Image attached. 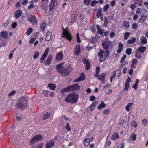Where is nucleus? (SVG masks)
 <instances>
[{
	"label": "nucleus",
	"mask_w": 148,
	"mask_h": 148,
	"mask_svg": "<svg viewBox=\"0 0 148 148\" xmlns=\"http://www.w3.org/2000/svg\"><path fill=\"white\" fill-rule=\"evenodd\" d=\"M79 79L81 80V81L84 80L85 79V76L84 74L81 73L80 75V76L79 78Z\"/></svg>",
	"instance_id": "obj_38"
},
{
	"label": "nucleus",
	"mask_w": 148,
	"mask_h": 148,
	"mask_svg": "<svg viewBox=\"0 0 148 148\" xmlns=\"http://www.w3.org/2000/svg\"><path fill=\"white\" fill-rule=\"evenodd\" d=\"M16 93V91L15 90H13L8 95L9 96H11L12 95H13L14 94Z\"/></svg>",
	"instance_id": "obj_64"
},
{
	"label": "nucleus",
	"mask_w": 148,
	"mask_h": 148,
	"mask_svg": "<svg viewBox=\"0 0 148 148\" xmlns=\"http://www.w3.org/2000/svg\"><path fill=\"white\" fill-rule=\"evenodd\" d=\"M66 129L69 131L71 130V129L70 127L69 126V124L68 123H67L66 125Z\"/></svg>",
	"instance_id": "obj_63"
},
{
	"label": "nucleus",
	"mask_w": 148,
	"mask_h": 148,
	"mask_svg": "<svg viewBox=\"0 0 148 148\" xmlns=\"http://www.w3.org/2000/svg\"><path fill=\"white\" fill-rule=\"evenodd\" d=\"M49 48H47L44 54L42 55L41 58L40 62V63H42L44 62V60L47 57L48 52L49 51Z\"/></svg>",
	"instance_id": "obj_8"
},
{
	"label": "nucleus",
	"mask_w": 148,
	"mask_h": 148,
	"mask_svg": "<svg viewBox=\"0 0 148 148\" xmlns=\"http://www.w3.org/2000/svg\"><path fill=\"white\" fill-rule=\"evenodd\" d=\"M102 46L104 49L106 50L107 53L106 54V56L108 57L110 54V51L108 49L109 48L110 46L108 44L107 41H104L101 44Z\"/></svg>",
	"instance_id": "obj_6"
},
{
	"label": "nucleus",
	"mask_w": 148,
	"mask_h": 148,
	"mask_svg": "<svg viewBox=\"0 0 148 148\" xmlns=\"http://www.w3.org/2000/svg\"><path fill=\"white\" fill-rule=\"evenodd\" d=\"M139 82V80L138 79H137L135 81V84H133L132 86V87L134 88L136 90L137 89L138 85Z\"/></svg>",
	"instance_id": "obj_21"
},
{
	"label": "nucleus",
	"mask_w": 148,
	"mask_h": 148,
	"mask_svg": "<svg viewBox=\"0 0 148 148\" xmlns=\"http://www.w3.org/2000/svg\"><path fill=\"white\" fill-rule=\"evenodd\" d=\"M48 86L51 90H54L56 88V85L54 84L50 83L48 84Z\"/></svg>",
	"instance_id": "obj_24"
},
{
	"label": "nucleus",
	"mask_w": 148,
	"mask_h": 148,
	"mask_svg": "<svg viewBox=\"0 0 148 148\" xmlns=\"http://www.w3.org/2000/svg\"><path fill=\"white\" fill-rule=\"evenodd\" d=\"M123 25L125 29L128 28L130 27V25L129 23L126 21H124L123 22Z\"/></svg>",
	"instance_id": "obj_36"
},
{
	"label": "nucleus",
	"mask_w": 148,
	"mask_h": 148,
	"mask_svg": "<svg viewBox=\"0 0 148 148\" xmlns=\"http://www.w3.org/2000/svg\"><path fill=\"white\" fill-rule=\"evenodd\" d=\"M22 13V11L20 10H18L16 11L14 14L15 18H18L21 15Z\"/></svg>",
	"instance_id": "obj_19"
},
{
	"label": "nucleus",
	"mask_w": 148,
	"mask_h": 148,
	"mask_svg": "<svg viewBox=\"0 0 148 148\" xmlns=\"http://www.w3.org/2000/svg\"><path fill=\"white\" fill-rule=\"evenodd\" d=\"M116 72V75H117V77H119L121 74V70L120 69H119L117 70L115 72Z\"/></svg>",
	"instance_id": "obj_56"
},
{
	"label": "nucleus",
	"mask_w": 148,
	"mask_h": 148,
	"mask_svg": "<svg viewBox=\"0 0 148 148\" xmlns=\"http://www.w3.org/2000/svg\"><path fill=\"white\" fill-rule=\"evenodd\" d=\"M82 61L86 65L85 67L86 70H88L90 66V64L89 61L85 58L83 59Z\"/></svg>",
	"instance_id": "obj_9"
},
{
	"label": "nucleus",
	"mask_w": 148,
	"mask_h": 148,
	"mask_svg": "<svg viewBox=\"0 0 148 148\" xmlns=\"http://www.w3.org/2000/svg\"><path fill=\"white\" fill-rule=\"evenodd\" d=\"M34 6L33 3L32 1L31 2L30 5L28 6V8L29 9L32 8L34 7Z\"/></svg>",
	"instance_id": "obj_61"
},
{
	"label": "nucleus",
	"mask_w": 148,
	"mask_h": 148,
	"mask_svg": "<svg viewBox=\"0 0 148 148\" xmlns=\"http://www.w3.org/2000/svg\"><path fill=\"white\" fill-rule=\"evenodd\" d=\"M118 137L119 135L117 133H116L112 135L111 138V139L112 140H114L116 139H117L118 138Z\"/></svg>",
	"instance_id": "obj_31"
},
{
	"label": "nucleus",
	"mask_w": 148,
	"mask_h": 148,
	"mask_svg": "<svg viewBox=\"0 0 148 148\" xmlns=\"http://www.w3.org/2000/svg\"><path fill=\"white\" fill-rule=\"evenodd\" d=\"M98 30H97V33L98 34H102V31L101 30V28L100 27V26L98 25H96Z\"/></svg>",
	"instance_id": "obj_46"
},
{
	"label": "nucleus",
	"mask_w": 148,
	"mask_h": 148,
	"mask_svg": "<svg viewBox=\"0 0 148 148\" xmlns=\"http://www.w3.org/2000/svg\"><path fill=\"white\" fill-rule=\"evenodd\" d=\"M132 105V103H129L125 107V108L126 110L128 111H129L130 110V108Z\"/></svg>",
	"instance_id": "obj_35"
},
{
	"label": "nucleus",
	"mask_w": 148,
	"mask_h": 148,
	"mask_svg": "<svg viewBox=\"0 0 148 148\" xmlns=\"http://www.w3.org/2000/svg\"><path fill=\"white\" fill-rule=\"evenodd\" d=\"M73 90H77L80 88V86H79V84L77 83H76L72 85Z\"/></svg>",
	"instance_id": "obj_22"
},
{
	"label": "nucleus",
	"mask_w": 148,
	"mask_h": 148,
	"mask_svg": "<svg viewBox=\"0 0 148 148\" xmlns=\"http://www.w3.org/2000/svg\"><path fill=\"white\" fill-rule=\"evenodd\" d=\"M29 98L26 96H22L18 100L16 107L18 109L24 108H27Z\"/></svg>",
	"instance_id": "obj_1"
},
{
	"label": "nucleus",
	"mask_w": 148,
	"mask_h": 148,
	"mask_svg": "<svg viewBox=\"0 0 148 148\" xmlns=\"http://www.w3.org/2000/svg\"><path fill=\"white\" fill-rule=\"evenodd\" d=\"M146 47L145 46H140L138 48L137 51L141 53H143L145 51Z\"/></svg>",
	"instance_id": "obj_20"
},
{
	"label": "nucleus",
	"mask_w": 148,
	"mask_h": 148,
	"mask_svg": "<svg viewBox=\"0 0 148 148\" xmlns=\"http://www.w3.org/2000/svg\"><path fill=\"white\" fill-rule=\"evenodd\" d=\"M106 75L105 73H103L100 75L99 76L98 79L99 80H101L103 83H105V76Z\"/></svg>",
	"instance_id": "obj_14"
},
{
	"label": "nucleus",
	"mask_w": 148,
	"mask_h": 148,
	"mask_svg": "<svg viewBox=\"0 0 148 148\" xmlns=\"http://www.w3.org/2000/svg\"><path fill=\"white\" fill-rule=\"evenodd\" d=\"M132 51V49L131 48H128L126 49V53L127 55H129L131 54Z\"/></svg>",
	"instance_id": "obj_41"
},
{
	"label": "nucleus",
	"mask_w": 148,
	"mask_h": 148,
	"mask_svg": "<svg viewBox=\"0 0 148 148\" xmlns=\"http://www.w3.org/2000/svg\"><path fill=\"white\" fill-rule=\"evenodd\" d=\"M67 28H66L65 29L64 28H62V37L66 38L67 40L71 41L72 39V37L70 32L67 31Z\"/></svg>",
	"instance_id": "obj_4"
},
{
	"label": "nucleus",
	"mask_w": 148,
	"mask_h": 148,
	"mask_svg": "<svg viewBox=\"0 0 148 148\" xmlns=\"http://www.w3.org/2000/svg\"><path fill=\"white\" fill-rule=\"evenodd\" d=\"M95 107V106L92 104L90 107H89L86 109V110L87 111H88L90 109L91 111H92L94 109Z\"/></svg>",
	"instance_id": "obj_37"
},
{
	"label": "nucleus",
	"mask_w": 148,
	"mask_h": 148,
	"mask_svg": "<svg viewBox=\"0 0 148 148\" xmlns=\"http://www.w3.org/2000/svg\"><path fill=\"white\" fill-rule=\"evenodd\" d=\"M77 39L78 43H80L81 42V40L79 38V33L77 34Z\"/></svg>",
	"instance_id": "obj_55"
},
{
	"label": "nucleus",
	"mask_w": 148,
	"mask_h": 148,
	"mask_svg": "<svg viewBox=\"0 0 148 148\" xmlns=\"http://www.w3.org/2000/svg\"><path fill=\"white\" fill-rule=\"evenodd\" d=\"M131 81V79L128 77L125 82V87L123 90V92H124L125 90L127 91L128 90L130 86V82Z\"/></svg>",
	"instance_id": "obj_10"
},
{
	"label": "nucleus",
	"mask_w": 148,
	"mask_h": 148,
	"mask_svg": "<svg viewBox=\"0 0 148 148\" xmlns=\"http://www.w3.org/2000/svg\"><path fill=\"white\" fill-rule=\"evenodd\" d=\"M80 51V45L79 44L77 45L76 46L75 48V54L78 55L79 54Z\"/></svg>",
	"instance_id": "obj_16"
},
{
	"label": "nucleus",
	"mask_w": 148,
	"mask_h": 148,
	"mask_svg": "<svg viewBox=\"0 0 148 148\" xmlns=\"http://www.w3.org/2000/svg\"><path fill=\"white\" fill-rule=\"evenodd\" d=\"M8 33L6 31H4L2 32L1 34V36L3 38H7L8 36Z\"/></svg>",
	"instance_id": "obj_30"
},
{
	"label": "nucleus",
	"mask_w": 148,
	"mask_h": 148,
	"mask_svg": "<svg viewBox=\"0 0 148 148\" xmlns=\"http://www.w3.org/2000/svg\"><path fill=\"white\" fill-rule=\"evenodd\" d=\"M42 138V136L40 135H35L31 140L30 144L31 145L34 144L36 142H38Z\"/></svg>",
	"instance_id": "obj_5"
},
{
	"label": "nucleus",
	"mask_w": 148,
	"mask_h": 148,
	"mask_svg": "<svg viewBox=\"0 0 148 148\" xmlns=\"http://www.w3.org/2000/svg\"><path fill=\"white\" fill-rule=\"evenodd\" d=\"M39 52L38 51H36L35 52L34 54L33 55V58L34 59H36L39 56Z\"/></svg>",
	"instance_id": "obj_32"
},
{
	"label": "nucleus",
	"mask_w": 148,
	"mask_h": 148,
	"mask_svg": "<svg viewBox=\"0 0 148 148\" xmlns=\"http://www.w3.org/2000/svg\"><path fill=\"white\" fill-rule=\"evenodd\" d=\"M146 18L147 16L143 15L140 19L139 23H141V24L143 23L146 19Z\"/></svg>",
	"instance_id": "obj_33"
},
{
	"label": "nucleus",
	"mask_w": 148,
	"mask_h": 148,
	"mask_svg": "<svg viewBox=\"0 0 148 148\" xmlns=\"http://www.w3.org/2000/svg\"><path fill=\"white\" fill-rule=\"evenodd\" d=\"M136 40V39L135 38L132 37L131 39L129 40L127 42L128 44H132L134 43Z\"/></svg>",
	"instance_id": "obj_29"
},
{
	"label": "nucleus",
	"mask_w": 148,
	"mask_h": 148,
	"mask_svg": "<svg viewBox=\"0 0 148 148\" xmlns=\"http://www.w3.org/2000/svg\"><path fill=\"white\" fill-rule=\"evenodd\" d=\"M110 7L109 5L107 4L104 6L103 7V11L104 12H106Z\"/></svg>",
	"instance_id": "obj_47"
},
{
	"label": "nucleus",
	"mask_w": 148,
	"mask_h": 148,
	"mask_svg": "<svg viewBox=\"0 0 148 148\" xmlns=\"http://www.w3.org/2000/svg\"><path fill=\"white\" fill-rule=\"evenodd\" d=\"M79 98L77 94L71 93L68 94L65 99V101L67 103L71 104L76 103H77Z\"/></svg>",
	"instance_id": "obj_2"
},
{
	"label": "nucleus",
	"mask_w": 148,
	"mask_h": 148,
	"mask_svg": "<svg viewBox=\"0 0 148 148\" xmlns=\"http://www.w3.org/2000/svg\"><path fill=\"white\" fill-rule=\"evenodd\" d=\"M130 34V33L126 32L124 35V39L125 40H127Z\"/></svg>",
	"instance_id": "obj_44"
},
{
	"label": "nucleus",
	"mask_w": 148,
	"mask_h": 148,
	"mask_svg": "<svg viewBox=\"0 0 148 148\" xmlns=\"http://www.w3.org/2000/svg\"><path fill=\"white\" fill-rule=\"evenodd\" d=\"M96 97H95L93 96V95H92L90 96V98H89V100L90 101H92L95 100V99Z\"/></svg>",
	"instance_id": "obj_60"
},
{
	"label": "nucleus",
	"mask_w": 148,
	"mask_h": 148,
	"mask_svg": "<svg viewBox=\"0 0 148 148\" xmlns=\"http://www.w3.org/2000/svg\"><path fill=\"white\" fill-rule=\"evenodd\" d=\"M130 138L132 141H135L136 139V134H133L130 136Z\"/></svg>",
	"instance_id": "obj_34"
},
{
	"label": "nucleus",
	"mask_w": 148,
	"mask_h": 148,
	"mask_svg": "<svg viewBox=\"0 0 148 148\" xmlns=\"http://www.w3.org/2000/svg\"><path fill=\"white\" fill-rule=\"evenodd\" d=\"M43 93L45 96L47 97L48 95L49 92L47 90H44L43 91Z\"/></svg>",
	"instance_id": "obj_62"
},
{
	"label": "nucleus",
	"mask_w": 148,
	"mask_h": 148,
	"mask_svg": "<svg viewBox=\"0 0 148 148\" xmlns=\"http://www.w3.org/2000/svg\"><path fill=\"white\" fill-rule=\"evenodd\" d=\"M104 26L106 27L108 24V19L106 17H105L104 18Z\"/></svg>",
	"instance_id": "obj_51"
},
{
	"label": "nucleus",
	"mask_w": 148,
	"mask_h": 148,
	"mask_svg": "<svg viewBox=\"0 0 148 148\" xmlns=\"http://www.w3.org/2000/svg\"><path fill=\"white\" fill-rule=\"evenodd\" d=\"M137 126V124L136 122L134 121H132L131 122V126L133 127H136Z\"/></svg>",
	"instance_id": "obj_48"
},
{
	"label": "nucleus",
	"mask_w": 148,
	"mask_h": 148,
	"mask_svg": "<svg viewBox=\"0 0 148 148\" xmlns=\"http://www.w3.org/2000/svg\"><path fill=\"white\" fill-rule=\"evenodd\" d=\"M66 88L67 91H70L73 90L72 85L69 86Z\"/></svg>",
	"instance_id": "obj_57"
},
{
	"label": "nucleus",
	"mask_w": 148,
	"mask_h": 148,
	"mask_svg": "<svg viewBox=\"0 0 148 148\" xmlns=\"http://www.w3.org/2000/svg\"><path fill=\"white\" fill-rule=\"evenodd\" d=\"M84 144L85 146H88L90 144V139L88 138H85L84 141Z\"/></svg>",
	"instance_id": "obj_27"
},
{
	"label": "nucleus",
	"mask_w": 148,
	"mask_h": 148,
	"mask_svg": "<svg viewBox=\"0 0 148 148\" xmlns=\"http://www.w3.org/2000/svg\"><path fill=\"white\" fill-rule=\"evenodd\" d=\"M123 45L122 43L121 42L119 43L118 45L119 49L117 51V52L118 53H119L121 52L123 49Z\"/></svg>",
	"instance_id": "obj_25"
},
{
	"label": "nucleus",
	"mask_w": 148,
	"mask_h": 148,
	"mask_svg": "<svg viewBox=\"0 0 148 148\" xmlns=\"http://www.w3.org/2000/svg\"><path fill=\"white\" fill-rule=\"evenodd\" d=\"M127 56L126 55H124L123 57L121 58V60L120 61L121 63H122L125 60V58H126Z\"/></svg>",
	"instance_id": "obj_53"
},
{
	"label": "nucleus",
	"mask_w": 148,
	"mask_h": 148,
	"mask_svg": "<svg viewBox=\"0 0 148 148\" xmlns=\"http://www.w3.org/2000/svg\"><path fill=\"white\" fill-rule=\"evenodd\" d=\"M63 58V55L62 53L61 52L58 53L56 56V60H61Z\"/></svg>",
	"instance_id": "obj_17"
},
{
	"label": "nucleus",
	"mask_w": 148,
	"mask_h": 148,
	"mask_svg": "<svg viewBox=\"0 0 148 148\" xmlns=\"http://www.w3.org/2000/svg\"><path fill=\"white\" fill-rule=\"evenodd\" d=\"M51 3L49 5V10H52L53 8L57 4V2L56 0H51Z\"/></svg>",
	"instance_id": "obj_13"
},
{
	"label": "nucleus",
	"mask_w": 148,
	"mask_h": 148,
	"mask_svg": "<svg viewBox=\"0 0 148 148\" xmlns=\"http://www.w3.org/2000/svg\"><path fill=\"white\" fill-rule=\"evenodd\" d=\"M50 116V114L49 113H47L46 114L44 115L43 120H46L48 119Z\"/></svg>",
	"instance_id": "obj_42"
},
{
	"label": "nucleus",
	"mask_w": 148,
	"mask_h": 148,
	"mask_svg": "<svg viewBox=\"0 0 148 148\" xmlns=\"http://www.w3.org/2000/svg\"><path fill=\"white\" fill-rule=\"evenodd\" d=\"M46 25V24L45 23H43L40 25V28L41 30L43 32L45 31V27Z\"/></svg>",
	"instance_id": "obj_40"
},
{
	"label": "nucleus",
	"mask_w": 148,
	"mask_h": 148,
	"mask_svg": "<svg viewBox=\"0 0 148 148\" xmlns=\"http://www.w3.org/2000/svg\"><path fill=\"white\" fill-rule=\"evenodd\" d=\"M137 25L135 23H134L132 25V28L134 29H136L137 28Z\"/></svg>",
	"instance_id": "obj_58"
},
{
	"label": "nucleus",
	"mask_w": 148,
	"mask_h": 148,
	"mask_svg": "<svg viewBox=\"0 0 148 148\" xmlns=\"http://www.w3.org/2000/svg\"><path fill=\"white\" fill-rule=\"evenodd\" d=\"M15 50V49H14V50L11 51L10 53L9 56V60L11 59L13 55L14 52Z\"/></svg>",
	"instance_id": "obj_49"
},
{
	"label": "nucleus",
	"mask_w": 148,
	"mask_h": 148,
	"mask_svg": "<svg viewBox=\"0 0 148 148\" xmlns=\"http://www.w3.org/2000/svg\"><path fill=\"white\" fill-rule=\"evenodd\" d=\"M1 36H0V47H1L5 45V43L3 42V39H1Z\"/></svg>",
	"instance_id": "obj_45"
},
{
	"label": "nucleus",
	"mask_w": 148,
	"mask_h": 148,
	"mask_svg": "<svg viewBox=\"0 0 148 148\" xmlns=\"http://www.w3.org/2000/svg\"><path fill=\"white\" fill-rule=\"evenodd\" d=\"M27 20L34 25L35 23L36 24L37 23L36 17L35 15H29L27 17Z\"/></svg>",
	"instance_id": "obj_7"
},
{
	"label": "nucleus",
	"mask_w": 148,
	"mask_h": 148,
	"mask_svg": "<svg viewBox=\"0 0 148 148\" xmlns=\"http://www.w3.org/2000/svg\"><path fill=\"white\" fill-rule=\"evenodd\" d=\"M136 3L134 2L133 4L130 5V8L132 10H133L134 9L136 6Z\"/></svg>",
	"instance_id": "obj_50"
},
{
	"label": "nucleus",
	"mask_w": 148,
	"mask_h": 148,
	"mask_svg": "<svg viewBox=\"0 0 148 148\" xmlns=\"http://www.w3.org/2000/svg\"><path fill=\"white\" fill-rule=\"evenodd\" d=\"M51 32H50L48 31L47 32L46 36L45 38V41H49L50 40L51 38Z\"/></svg>",
	"instance_id": "obj_15"
},
{
	"label": "nucleus",
	"mask_w": 148,
	"mask_h": 148,
	"mask_svg": "<svg viewBox=\"0 0 148 148\" xmlns=\"http://www.w3.org/2000/svg\"><path fill=\"white\" fill-rule=\"evenodd\" d=\"M141 42L143 44H145L147 42V39L145 37L141 36L140 38Z\"/></svg>",
	"instance_id": "obj_28"
},
{
	"label": "nucleus",
	"mask_w": 148,
	"mask_h": 148,
	"mask_svg": "<svg viewBox=\"0 0 148 148\" xmlns=\"http://www.w3.org/2000/svg\"><path fill=\"white\" fill-rule=\"evenodd\" d=\"M52 58L53 56L51 55H49L46 60L44 63V64L46 66L47 65H49L50 64L51 62L52 61Z\"/></svg>",
	"instance_id": "obj_11"
},
{
	"label": "nucleus",
	"mask_w": 148,
	"mask_h": 148,
	"mask_svg": "<svg viewBox=\"0 0 148 148\" xmlns=\"http://www.w3.org/2000/svg\"><path fill=\"white\" fill-rule=\"evenodd\" d=\"M33 29L31 28H29L28 29L26 32V34L27 36L29 35L32 32Z\"/></svg>",
	"instance_id": "obj_39"
},
{
	"label": "nucleus",
	"mask_w": 148,
	"mask_h": 148,
	"mask_svg": "<svg viewBox=\"0 0 148 148\" xmlns=\"http://www.w3.org/2000/svg\"><path fill=\"white\" fill-rule=\"evenodd\" d=\"M148 121L146 119H145L142 121V123L144 125H146Z\"/></svg>",
	"instance_id": "obj_59"
},
{
	"label": "nucleus",
	"mask_w": 148,
	"mask_h": 148,
	"mask_svg": "<svg viewBox=\"0 0 148 148\" xmlns=\"http://www.w3.org/2000/svg\"><path fill=\"white\" fill-rule=\"evenodd\" d=\"M107 57H106V55H104L100 59V61L101 62H103L105 59L107 58Z\"/></svg>",
	"instance_id": "obj_52"
},
{
	"label": "nucleus",
	"mask_w": 148,
	"mask_h": 148,
	"mask_svg": "<svg viewBox=\"0 0 148 148\" xmlns=\"http://www.w3.org/2000/svg\"><path fill=\"white\" fill-rule=\"evenodd\" d=\"M106 106V104L104 103L103 101H102L101 103L98 106L97 108L99 110H100L101 109H103Z\"/></svg>",
	"instance_id": "obj_23"
},
{
	"label": "nucleus",
	"mask_w": 148,
	"mask_h": 148,
	"mask_svg": "<svg viewBox=\"0 0 148 148\" xmlns=\"http://www.w3.org/2000/svg\"><path fill=\"white\" fill-rule=\"evenodd\" d=\"M63 63H60L56 66V69L57 71L60 73H61L62 75L64 76H66L69 74L68 70L65 68H62L63 66Z\"/></svg>",
	"instance_id": "obj_3"
},
{
	"label": "nucleus",
	"mask_w": 148,
	"mask_h": 148,
	"mask_svg": "<svg viewBox=\"0 0 148 148\" xmlns=\"http://www.w3.org/2000/svg\"><path fill=\"white\" fill-rule=\"evenodd\" d=\"M123 45L122 43L121 42L119 43L118 45L119 49L117 51V52L118 53H119L121 52L123 49Z\"/></svg>",
	"instance_id": "obj_26"
},
{
	"label": "nucleus",
	"mask_w": 148,
	"mask_h": 148,
	"mask_svg": "<svg viewBox=\"0 0 148 148\" xmlns=\"http://www.w3.org/2000/svg\"><path fill=\"white\" fill-rule=\"evenodd\" d=\"M102 13V9L101 8L98 9L97 12L96 13V15L97 18H100V17L103 16Z\"/></svg>",
	"instance_id": "obj_18"
},
{
	"label": "nucleus",
	"mask_w": 148,
	"mask_h": 148,
	"mask_svg": "<svg viewBox=\"0 0 148 148\" xmlns=\"http://www.w3.org/2000/svg\"><path fill=\"white\" fill-rule=\"evenodd\" d=\"M54 141L53 140H51L47 142L46 144L45 145V148H50L51 147L54 146Z\"/></svg>",
	"instance_id": "obj_12"
},
{
	"label": "nucleus",
	"mask_w": 148,
	"mask_h": 148,
	"mask_svg": "<svg viewBox=\"0 0 148 148\" xmlns=\"http://www.w3.org/2000/svg\"><path fill=\"white\" fill-rule=\"evenodd\" d=\"M91 0H84V3L85 5H88Z\"/></svg>",
	"instance_id": "obj_54"
},
{
	"label": "nucleus",
	"mask_w": 148,
	"mask_h": 148,
	"mask_svg": "<svg viewBox=\"0 0 148 148\" xmlns=\"http://www.w3.org/2000/svg\"><path fill=\"white\" fill-rule=\"evenodd\" d=\"M139 51H137L135 54V57L138 59H140L141 58V56L139 53Z\"/></svg>",
	"instance_id": "obj_43"
}]
</instances>
